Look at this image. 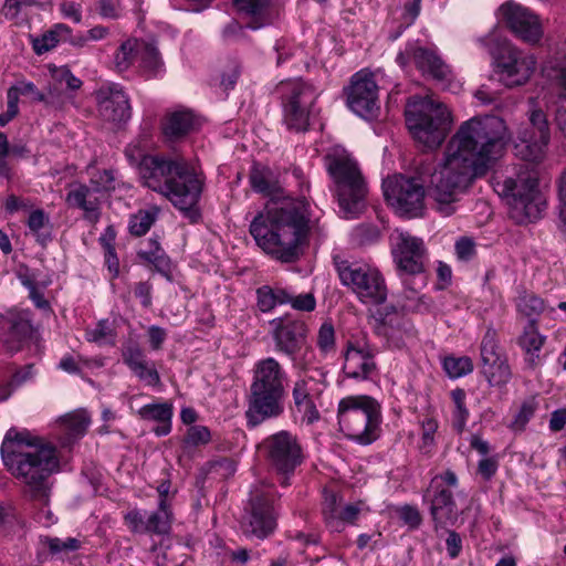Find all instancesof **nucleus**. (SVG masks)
<instances>
[{
	"mask_svg": "<svg viewBox=\"0 0 566 566\" xmlns=\"http://www.w3.org/2000/svg\"><path fill=\"white\" fill-rule=\"evenodd\" d=\"M510 140L507 126L497 116L472 117L460 125L428 184L429 195L441 216L455 212L460 196L476 178L488 174L504 155Z\"/></svg>",
	"mask_w": 566,
	"mask_h": 566,
	"instance_id": "nucleus-1",
	"label": "nucleus"
},
{
	"mask_svg": "<svg viewBox=\"0 0 566 566\" xmlns=\"http://www.w3.org/2000/svg\"><path fill=\"white\" fill-rule=\"evenodd\" d=\"M308 232L307 206L297 199L266 205L250 224V233L258 247L284 263H292L301 256Z\"/></svg>",
	"mask_w": 566,
	"mask_h": 566,
	"instance_id": "nucleus-2",
	"label": "nucleus"
},
{
	"mask_svg": "<svg viewBox=\"0 0 566 566\" xmlns=\"http://www.w3.org/2000/svg\"><path fill=\"white\" fill-rule=\"evenodd\" d=\"M1 457L8 471L23 484L25 495L46 504L49 479L60 464L56 448L27 430L11 428L2 441Z\"/></svg>",
	"mask_w": 566,
	"mask_h": 566,
	"instance_id": "nucleus-3",
	"label": "nucleus"
},
{
	"mask_svg": "<svg viewBox=\"0 0 566 566\" xmlns=\"http://www.w3.org/2000/svg\"><path fill=\"white\" fill-rule=\"evenodd\" d=\"M139 176L144 186L166 197L185 214H195L203 180L184 159L145 156L139 163Z\"/></svg>",
	"mask_w": 566,
	"mask_h": 566,
	"instance_id": "nucleus-4",
	"label": "nucleus"
},
{
	"mask_svg": "<svg viewBox=\"0 0 566 566\" xmlns=\"http://www.w3.org/2000/svg\"><path fill=\"white\" fill-rule=\"evenodd\" d=\"M286 380V370L274 357H265L254 364L245 410L249 428L284 413Z\"/></svg>",
	"mask_w": 566,
	"mask_h": 566,
	"instance_id": "nucleus-5",
	"label": "nucleus"
},
{
	"mask_svg": "<svg viewBox=\"0 0 566 566\" xmlns=\"http://www.w3.org/2000/svg\"><path fill=\"white\" fill-rule=\"evenodd\" d=\"M333 180L340 213L346 219L358 218L366 208L368 187L356 159L344 149H334L325 157Z\"/></svg>",
	"mask_w": 566,
	"mask_h": 566,
	"instance_id": "nucleus-6",
	"label": "nucleus"
},
{
	"mask_svg": "<svg viewBox=\"0 0 566 566\" xmlns=\"http://www.w3.org/2000/svg\"><path fill=\"white\" fill-rule=\"evenodd\" d=\"M406 123L415 138L428 149L439 147L446 139L451 125L450 111L431 97L413 96L406 107Z\"/></svg>",
	"mask_w": 566,
	"mask_h": 566,
	"instance_id": "nucleus-7",
	"label": "nucleus"
},
{
	"mask_svg": "<svg viewBox=\"0 0 566 566\" xmlns=\"http://www.w3.org/2000/svg\"><path fill=\"white\" fill-rule=\"evenodd\" d=\"M337 419L348 439L369 444L377 439L380 407L369 396H347L338 402Z\"/></svg>",
	"mask_w": 566,
	"mask_h": 566,
	"instance_id": "nucleus-8",
	"label": "nucleus"
},
{
	"mask_svg": "<svg viewBox=\"0 0 566 566\" xmlns=\"http://www.w3.org/2000/svg\"><path fill=\"white\" fill-rule=\"evenodd\" d=\"M499 193L507 199L510 217L516 223L533 222L546 209V198L538 188L535 174L506 178L497 182Z\"/></svg>",
	"mask_w": 566,
	"mask_h": 566,
	"instance_id": "nucleus-9",
	"label": "nucleus"
},
{
	"mask_svg": "<svg viewBox=\"0 0 566 566\" xmlns=\"http://www.w3.org/2000/svg\"><path fill=\"white\" fill-rule=\"evenodd\" d=\"M334 264L342 284L365 304H382L388 294L385 277L374 265L335 258Z\"/></svg>",
	"mask_w": 566,
	"mask_h": 566,
	"instance_id": "nucleus-10",
	"label": "nucleus"
},
{
	"mask_svg": "<svg viewBox=\"0 0 566 566\" xmlns=\"http://www.w3.org/2000/svg\"><path fill=\"white\" fill-rule=\"evenodd\" d=\"M261 450L270 468L281 476V485H290L291 476L305 460L298 437L281 430L266 437L261 443Z\"/></svg>",
	"mask_w": 566,
	"mask_h": 566,
	"instance_id": "nucleus-11",
	"label": "nucleus"
},
{
	"mask_svg": "<svg viewBox=\"0 0 566 566\" xmlns=\"http://www.w3.org/2000/svg\"><path fill=\"white\" fill-rule=\"evenodd\" d=\"M387 203L401 217L418 218L424 211V187L412 177L394 175L382 182Z\"/></svg>",
	"mask_w": 566,
	"mask_h": 566,
	"instance_id": "nucleus-12",
	"label": "nucleus"
},
{
	"mask_svg": "<svg viewBox=\"0 0 566 566\" xmlns=\"http://www.w3.org/2000/svg\"><path fill=\"white\" fill-rule=\"evenodd\" d=\"M287 86L289 93L283 104L284 123L290 130L305 132L310 126L317 94L311 84L301 80Z\"/></svg>",
	"mask_w": 566,
	"mask_h": 566,
	"instance_id": "nucleus-13",
	"label": "nucleus"
},
{
	"mask_svg": "<svg viewBox=\"0 0 566 566\" xmlns=\"http://www.w3.org/2000/svg\"><path fill=\"white\" fill-rule=\"evenodd\" d=\"M391 254L400 276L426 275L427 248L421 238L396 232L391 237Z\"/></svg>",
	"mask_w": 566,
	"mask_h": 566,
	"instance_id": "nucleus-14",
	"label": "nucleus"
},
{
	"mask_svg": "<svg viewBox=\"0 0 566 566\" xmlns=\"http://www.w3.org/2000/svg\"><path fill=\"white\" fill-rule=\"evenodd\" d=\"M347 105L352 112L365 119H373L379 112L378 85L367 70L356 72L346 88Z\"/></svg>",
	"mask_w": 566,
	"mask_h": 566,
	"instance_id": "nucleus-15",
	"label": "nucleus"
},
{
	"mask_svg": "<svg viewBox=\"0 0 566 566\" xmlns=\"http://www.w3.org/2000/svg\"><path fill=\"white\" fill-rule=\"evenodd\" d=\"M500 19L522 41L536 44L541 41L544 30L536 13L514 0L504 2L499 8Z\"/></svg>",
	"mask_w": 566,
	"mask_h": 566,
	"instance_id": "nucleus-16",
	"label": "nucleus"
},
{
	"mask_svg": "<svg viewBox=\"0 0 566 566\" xmlns=\"http://www.w3.org/2000/svg\"><path fill=\"white\" fill-rule=\"evenodd\" d=\"M531 128L518 135L515 154L525 161L539 163L546 154L549 143V127L545 114L535 109L530 116Z\"/></svg>",
	"mask_w": 566,
	"mask_h": 566,
	"instance_id": "nucleus-17",
	"label": "nucleus"
},
{
	"mask_svg": "<svg viewBox=\"0 0 566 566\" xmlns=\"http://www.w3.org/2000/svg\"><path fill=\"white\" fill-rule=\"evenodd\" d=\"M275 528V515L268 493L255 491L241 520V530L247 536L263 539Z\"/></svg>",
	"mask_w": 566,
	"mask_h": 566,
	"instance_id": "nucleus-18",
	"label": "nucleus"
},
{
	"mask_svg": "<svg viewBox=\"0 0 566 566\" xmlns=\"http://www.w3.org/2000/svg\"><path fill=\"white\" fill-rule=\"evenodd\" d=\"M533 54L517 48L505 49L496 61V73L500 81L507 87L525 84L536 70Z\"/></svg>",
	"mask_w": 566,
	"mask_h": 566,
	"instance_id": "nucleus-19",
	"label": "nucleus"
},
{
	"mask_svg": "<svg viewBox=\"0 0 566 566\" xmlns=\"http://www.w3.org/2000/svg\"><path fill=\"white\" fill-rule=\"evenodd\" d=\"M376 349L366 338L349 339L344 352V374L352 379L366 380L376 370Z\"/></svg>",
	"mask_w": 566,
	"mask_h": 566,
	"instance_id": "nucleus-20",
	"label": "nucleus"
},
{
	"mask_svg": "<svg viewBox=\"0 0 566 566\" xmlns=\"http://www.w3.org/2000/svg\"><path fill=\"white\" fill-rule=\"evenodd\" d=\"M482 373L491 386H503L511 379V369L501 352L496 333L488 329L481 343Z\"/></svg>",
	"mask_w": 566,
	"mask_h": 566,
	"instance_id": "nucleus-21",
	"label": "nucleus"
},
{
	"mask_svg": "<svg viewBox=\"0 0 566 566\" xmlns=\"http://www.w3.org/2000/svg\"><path fill=\"white\" fill-rule=\"evenodd\" d=\"M7 332L2 337L9 352H18L32 335L31 314L27 310L11 308L1 315Z\"/></svg>",
	"mask_w": 566,
	"mask_h": 566,
	"instance_id": "nucleus-22",
	"label": "nucleus"
},
{
	"mask_svg": "<svg viewBox=\"0 0 566 566\" xmlns=\"http://www.w3.org/2000/svg\"><path fill=\"white\" fill-rule=\"evenodd\" d=\"M271 324L274 325L272 336L276 350L291 359H295L296 354L302 349L305 342V324L298 321L284 323L282 318H275Z\"/></svg>",
	"mask_w": 566,
	"mask_h": 566,
	"instance_id": "nucleus-23",
	"label": "nucleus"
},
{
	"mask_svg": "<svg viewBox=\"0 0 566 566\" xmlns=\"http://www.w3.org/2000/svg\"><path fill=\"white\" fill-rule=\"evenodd\" d=\"M316 387V380L311 376L304 375L294 381L292 388L294 408L302 415V420L307 423H313L319 419V411L315 403L319 390Z\"/></svg>",
	"mask_w": 566,
	"mask_h": 566,
	"instance_id": "nucleus-24",
	"label": "nucleus"
},
{
	"mask_svg": "<svg viewBox=\"0 0 566 566\" xmlns=\"http://www.w3.org/2000/svg\"><path fill=\"white\" fill-rule=\"evenodd\" d=\"M98 111L104 119L122 123L129 119L132 108L123 88L118 84H111L99 91Z\"/></svg>",
	"mask_w": 566,
	"mask_h": 566,
	"instance_id": "nucleus-25",
	"label": "nucleus"
},
{
	"mask_svg": "<svg viewBox=\"0 0 566 566\" xmlns=\"http://www.w3.org/2000/svg\"><path fill=\"white\" fill-rule=\"evenodd\" d=\"M69 207L81 209L84 219L95 223L101 218V200L96 190L87 185L74 182L69 187L65 198Z\"/></svg>",
	"mask_w": 566,
	"mask_h": 566,
	"instance_id": "nucleus-26",
	"label": "nucleus"
},
{
	"mask_svg": "<svg viewBox=\"0 0 566 566\" xmlns=\"http://www.w3.org/2000/svg\"><path fill=\"white\" fill-rule=\"evenodd\" d=\"M375 333L382 337L389 347L400 348L411 335V327L402 316L386 315L376 323Z\"/></svg>",
	"mask_w": 566,
	"mask_h": 566,
	"instance_id": "nucleus-27",
	"label": "nucleus"
},
{
	"mask_svg": "<svg viewBox=\"0 0 566 566\" xmlns=\"http://www.w3.org/2000/svg\"><path fill=\"white\" fill-rule=\"evenodd\" d=\"M436 488L437 491L431 499L430 513L434 527L438 530L453 525L459 517V512L452 493L449 490Z\"/></svg>",
	"mask_w": 566,
	"mask_h": 566,
	"instance_id": "nucleus-28",
	"label": "nucleus"
},
{
	"mask_svg": "<svg viewBox=\"0 0 566 566\" xmlns=\"http://www.w3.org/2000/svg\"><path fill=\"white\" fill-rule=\"evenodd\" d=\"M91 419L85 410H75L63 417L59 422V439L62 446H71L87 431Z\"/></svg>",
	"mask_w": 566,
	"mask_h": 566,
	"instance_id": "nucleus-29",
	"label": "nucleus"
},
{
	"mask_svg": "<svg viewBox=\"0 0 566 566\" xmlns=\"http://www.w3.org/2000/svg\"><path fill=\"white\" fill-rule=\"evenodd\" d=\"M403 284L402 307L411 312H423L430 307L428 297L420 294L427 285L426 275L400 276Z\"/></svg>",
	"mask_w": 566,
	"mask_h": 566,
	"instance_id": "nucleus-30",
	"label": "nucleus"
},
{
	"mask_svg": "<svg viewBox=\"0 0 566 566\" xmlns=\"http://www.w3.org/2000/svg\"><path fill=\"white\" fill-rule=\"evenodd\" d=\"M197 126L198 120L192 112L180 109L167 115L163 133L168 139L176 140L193 132Z\"/></svg>",
	"mask_w": 566,
	"mask_h": 566,
	"instance_id": "nucleus-31",
	"label": "nucleus"
},
{
	"mask_svg": "<svg viewBox=\"0 0 566 566\" xmlns=\"http://www.w3.org/2000/svg\"><path fill=\"white\" fill-rule=\"evenodd\" d=\"M172 410V403L165 401L145 405L137 410V415L143 420L158 422L154 432L158 437H164L171 431Z\"/></svg>",
	"mask_w": 566,
	"mask_h": 566,
	"instance_id": "nucleus-32",
	"label": "nucleus"
},
{
	"mask_svg": "<svg viewBox=\"0 0 566 566\" xmlns=\"http://www.w3.org/2000/svg\"><path fill=\"white\" fill-rule=\"evenodd\" d=\"M408 54L412 55V61L416 66L423 73H428L438 80L447 78L449 74L448 66L433 52L424 48L416 46V49L409 51Z\"/></svg>",
	"mask_w": 566,
	"mask_h": 566,
	"instance_id": "nucleus-33",
	"label": "nucleus"
},
{
	"mask_svg": "<svg viewBox=\"0 0 566 566\" xmlns=\"http://www.w3.org/2000/svg\"><path fill=\"white\" fill-rule=\"evenodd\" d=\"M546 337L538 331L537 324H527L521 336L518 345L525 354L526 361L534 366L539 361V352L544 346Z\"/></svg>",
	"mask_w": 566,
	"mask_h": 566,
	"instance_id": "nucleus-34",
	"label": "nucleus"
},
{
	"mask_svg": "<svg viewBox=\"0 0 566 566\" xmlns=\"http://www.w3.org/2000/svg\"><path fill=\"white\" fill-rule=\"evenodd\" d=\"M138 60L140 72L146 78L159 77L165 73V63L155 44L142 41Z\"/></svg>",
	"mask_w": 566,
	"mask_h": 566,
	"instance_id": "nucleus-35",
	"label": "nucleus"
},
{
	"mask_svg": "<svg viewBox=\"0 0 566 566\" xmlns=\"http://www.w3.org/2000/svg\"><path fill=\"white\" fill-rule=\"evenodd\" d=\"M142 41L136 38H128L123 41L113 54V69L123 73L127 71L136 59L139 57Z\"/></svg>",
	"mask_w": 566,
	"mask_h": 566,
	"instance_id": "nucleus-36",
	"label": "nucleus"
},
{
	"mask_svg": "<svg viewBox=\"0 0 566 566\" xmlns=\"http://www.w3.org/2000/svg\"><path fill=\"white\" fill-rule=\"evenodd\" d=\"M249 180L252 189L264 196H273L279 191L277 180L269 167L259 164L253 165Z\"/></svg>",
	"mask_w": 566,
	"mask_h": 566,
	"instance_id": "nucleus-37",
	"label": "nucleus"
},
{
	"mask_svg": "<svg viewBox=\"0 0 566 566\" xmlns=\"http://www.w3.org/2000/svg\"><path fill=\"white\" fill-rule=\"evenodd\" d=\"M174 514L170 503L158 501L157 510L147 513V534L167 535L171 530Z\"/></svg>",
	"mask_w": 566,
	"mask_h": 566,
	"instance_id": "nucleus-38",
	"label": "nucleus"
},
{
	"mask_svg": "<svg viewBox=\"0 0 566 566\" xmlns=\"http://www.w3.org/2000/svg\"><path fill=\"white\" fill-rule=\"evenodd\" d=\"M235 8L250 17L249 28L259 29L269 23L270 0H233Z\"/></svg>",
	"mask_w": 566,
	"mask_h": 566,
	"instance_id": "nucleus-39",
	"label": "nucleus"
},
{
	"mask_svg": "<svg viewBox=\"0 0 566 566\" xmlns=\"http://www.w3.org/2000/svg\"><path fill=\"white\" fill-rule=\"evenodd\" d=\"M289 290L280 286L263 285L256 290V304L263 313L271 312L277 305L286 304Z\"/></svg>",
	"mask_w": 566,
	"mask_h": 566,
	"instance_id": "nucleus-40",
	"label": "nucleus"
},
{
	"mask_svg": "<svg viewBox=\"0 0 566 566\" xmlns=\"http://www.w3.org/2000/svg\"><path fill=\"white\" fill-rule=\"evenodd\" d=\"M517 313L528 319L527 324H537V318L545 312V302L533 293H522L515 302Z\"/></svg>",
	"mask_w": 566,
	"mask_h": 566,
	"instance_id": "nucleus-41",
	"label": "nucleus"
},
{
	"mask_svg": "<svg viewBox=\"0 0 566 566\" xmlns=\"http://www.w3.org/2000/svg\"><path fill=\"white\" fill-rule=\"evenodd\" d=\"M159 212L158 207L151 206L132 214L128 221L129 233L135 237L145 235L158 219Z\"/></svg>",
	"mask_w": 566,
	"mask_h": 566,
	"instance_id": "nucleus-42",
	"label": "nucleus"
},
{
	"mask_svg": "<svg viewBox=\"0 0 566 566\" xmlns=\"http://www.w3.org/2000/svg\"><path fill=\"white\" fill-rule=\"evenodd\" d=\"M465 391L461 388H455L451 391V398L454 403L452 412V426L457 432L461 433L465 429L467 421L470 412L465 407Z\"/></svg>",
	"mask_w": 566,
	"mask_h": 566,
	"instance_id": "nucleus-43",
	"label": "nucleus"
},
{
	"mask_svg": "<svg viewBox=\"0 0 566 566\" xmlns=\"http://www.w3.org/2000/svg\"><path fill=\"white\" fill-rule=\"evenodd\" d=\"M85 338L87 342L98 345H114L115 328L108 319H101L94 327L85 331Z\"/></svg>",
	"mask_w": 566,
	"mask_h": 566,
	"instance_id": "nucleus-44",
	"label": "nucleus"
},
{
	"mask_svg": "<svg viewBox=\"0 0 566 566\" xmlns=\"http://www.w3.org/2000/svg\"><path fill=\"white\" fill-rule=\"evenodd\" d=\"M40 543L44 548H48L52 555H61L74 552L80 548V541L74 537L59 538L42 536Z\"/></svg>",
	"mask_w": 566,
	"mask_h": 566,
	"instance_id": "nucleus-45",
	"label": "nucleus"
},
{
	"mask_svg": "<svg viewBox=\"0 0 566 566\" xmlns=\"http://www.w3.org/2000/svg\"><path fill=\"white\" fill-rule=\"evenodd\" d=\"M323 514L327 527L332 532H342V521L338 518L337 496L335 493H326L323 503Z\"/></svg>",
	"mask_w": 566,
	"mask_h": 566,
	"instance_id": "nucleus-46",
	"label": "nucleus"
},
{
	"mask_svg": "<svg viewBox=\"0 0 566 566\" xmlns=\"http://www.w3.org/2000/svg\"><path fill=\"white\" fill-rule=\"evenodd\" d=\"M443 368L451 378H460L473 370V364L467 356L447 357L443 360Z\"/></svg>",
	"mask_w": 566,
	"mask_h": 566,
	"instance_id": "nucleus-47",
	"label": "nucleus"
},
{
	"mask_svg": "<svg viewBox=\"0 0 566 566\" xmlns=\"http://www.w3.org/2000/svg\"><path fill=\"white\" fill-rule=\"evenodd\" d=\"M149 249L139 252V255L155 265L159 271H164L168 268V258L157 240L150 239L148 242Z\"/></svg>",
	"mask_w": 566,
	"mask_h": 566,
	"instance_id": "nucleus-48",
	"label": "nucleus"
},
{
	"mask_svg": "<svg viewBox=\"0 0 566 566\" xmlns=\"http://www.w3.org/2000/svg\"><path fill=\"white\" fill-rule=\"evenodd\" d=\"M133 374L145 385L156 387L160 384V376L155 364L146 359L130 369Z\"/></svg>",
	"mask_w": 566,
	"mask_h": 566,
	"instance_id": "nucleus-49",
	"label": "nucleus"
},
{
	"mask_svg": "<svg viewBox=\"0 0 566 566\" xmlns=\"http://www.w3.org/2000/svg\"><path fill=\"white\" fill-rule=\"evenodd\" d=\"M96 192L109 191L115 189V172L112 169L97 170L91 175L90 179Z\"/></svg>",
	"mask_w": 566,
	"mask_h": 566,
	"instance_id": "nucleus-50",
	"label": "nucleus"
},
{
	"mask_svg": "<svg viewBox=\"0 0 566 566\" xmlns=\"http://www.w3.org/2000/svg\"><path fill=\"white\" fill-rule=\"evenodd\" d=\"M438 430V422L431 417H426L421 421V444L420 450L424 453L430 452L434 444V434Z\"/></svg>",
	"mask_w": 566,
	"mask_h": 566,
	"instance_id": "nucleus-51",
	"label": "nucleus"
},
{
	"mask_svg": "<svg viewBox=\"0 0 566 566\" xmlns=\"http://www.w3.org/2000/svg\"><path fill=\"white\" fill-rule=\"evenodd\" d=\"M122 357L123 361L128 366L129 369L134 368L136 365L147 359L140 346L133 340L127 342L123 346Z\"/></svg>",
	"mask_w": 566,
	"mask_h": 566,
	"instance_id": "nucleus-52",
	"label": "nucleus"
},
{
	"mask_svg": "<svg viewBox=\"0 0 566 566\" xmlns=\"http://www.w3.org/2000/svg\"><path fill=\"white\" fill-rule=\"evenodd\" d=\"M317 346L325 354L334 350L335 329L332 323L325 322L321 325L317 334Z\"/></svg>",
	"mask_w": 566,
	"mask_h": 566,
	"instance_id": "nucleus-53",
	"label": "nucleus"
},
{
	"mask_svg": "<svg viewBox=\"0 0 566 566\" xmlns=\"http://www.w3.org/2000/svg\"><path fill=\"white\" fill-rule=\"evenodd\" d=\"M289 301L286 304H290L292 308L302 312H312L315 310L316 300L312 293H303L295 294L294 292L289 290Z\"/></svg>",
	"mask_w": 566,
	"mask_h": 566,
	"instance_id": "nucleus-54",
	"label": "nucleus"
},
{
	"mask_svg": "<svg viewBox=\"0 0 566 566\" xmlns=\"http://www.w3.org/2000/svg\"><path fill=\"white\" fill-rule=\"evenodd\" d=\"M537 409V402L534 397L526 399L521 405L518 412L513 421L515 429H523L526 423L531 420Z\"/></svg>",
	"mask_w": 566,
	"mask_h": 566,
	"instance_id": "nucleus-55",
	"label": "nucleus"
},
{
	"mask_svg": "<svg viewBox=\"0 0 566 566\" xmlns=\"http://www.w3.org/2000/svg\"><path fill=\"white\" fill-rule=\"evenodd\" d=\"M124 521L132 532L147 534V512L132 510L125 514Z\"/></svg>",
	"mask_w": 566,
	"mask_h": 566,
	"instance_id": "nucleus-56",
	"label": "nucleus"
},
{
	"mask_svg": "<svg viewBox=\"0 0 566 566\" xmlns=\"http://www.w3.org/2000/svg\"><path fill=\"white\" fill-rule=\"evenodd\" d=\"M210 430L205 426H192L188 429L185 442L187 446L198 447L209 443Z\"/></svg>",
	"mask_w": 566,
	"mask_h": 566,
	"instance_id": "nucleus-57",
	"label": "nucleus"
},
{
	"mask_svg": "<svg viewBox=\"0 0 566 566\" xmlns=\"http://www.w3.org/2000/svg\"><path fill=\"white\" fill-rule=\"evenodd\" d=\"M123 10L122 0H99L98 2V13L104 19H119Z\"/></svg>",
	"mask_w": 566,
	"mask_h": 566,
	"instance_id": "nucleus-58",
	"label": "nucleus"
},
{
	"mask_svg": "<svg viewBox=\"0 0 566 566\" xmlns=\"http://www.w3.org/2000/svg\"><path fill=\"white\" fill-rule=\"evenodd\" d=\"M457 258L461 261H469L475 255V243L468 237L460 238L455 244Z\"/></svg>",
	"mask_w": 566,
	"mask_h": 566,
	"instance_id": "nucleus-59",
	"label": "nucleus"
},
{
	"mask_svg": "<svg viewBox=\"0 0 566 566\" xmlns=\"http://www.w3.org/2000/svg\"><path fill=\"white\" fill-rule=\"evenodd\" d=\"M60 42L56 40L54 33L48 30L40 38L33 40V50L36 54H43L54 49Z\"/></svg>",
	"mask_w": 566,
	"mask_h": 566,
	"instance_id": "nucleus-60",
	"label": "nucleus"
},
{
	"mask_svg": "<svg viewBox=\"0 0 566 566\" xmlns=\"http://www.w3.org/2000/svg\"><path fill=\"white\" fill-rule=\"evenodd\" d=\"M499 469V461L495 457H485L478 463V473L485 480H491Z\"/></svg>",
	"mask_w": 566,
	"mask_h": 566,
	"instance_id": "nucleus-61",
	"label": "nucleus"
},
{
	"mask_svg": "<svg viewBox=\"0 0 566 566\" xmlns=\"http://www.w3.org/2000/svg\"><path fill=\"white\" fill-rule=\"evenodd\" d=\"M379 234L378 228L371 224H359L355 228V235L361 244L376 241Z\"/></svg>",
	"mask_w": 566,
	"mask_h": 566,
	"instance_id": "nucleus-62",
	"label": "nucleus"
},
{
	"mask_svg": "<svg viewBox=\"0 0 566 566\" xmlns=\"http://www.w3.org/2000/svg\"><path fill=\"white\" fill-rule=\"evenodd\" d=\"M49 223V216L42 210H33L28 218L27 224L30 231L38 234Z\"/></svg>",
	"mask_w": 566,
	"mask_h": 566,
	"instance_id": "nucleus-63",
	"label": "nucleus"
},
{
	"mask_svg": "<svg viewBox=\"0 0 566 566\" xmlns=\"http://www.w3.org/2000/svg\"><path fill=\"white\" fill-rule=\"evenodd\" d=\"M60 11L63 18L69 19L74 23L78 24L82 22L81 4L73 1L63 2L60 6Z\"/></svg>",
	"mask_w": 566,
	"mask_h": 566,
	"instance_id": "nucleus-64",
	"label": "nucleus"
}]
</instances>
